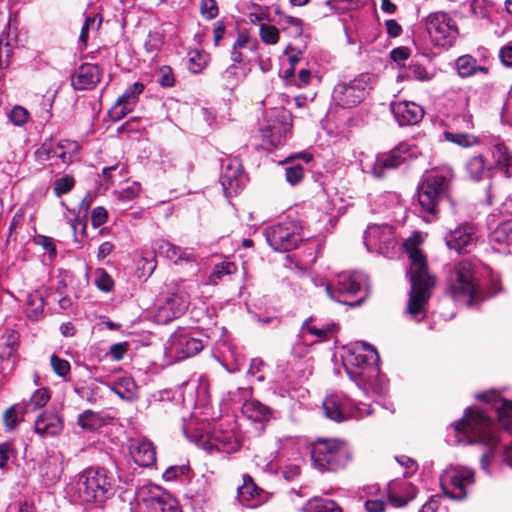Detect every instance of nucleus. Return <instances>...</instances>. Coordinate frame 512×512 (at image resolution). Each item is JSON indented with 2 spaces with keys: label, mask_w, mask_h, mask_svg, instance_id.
<instances>
[{
  "label": "nucleus",
  "mask_w": 512,
  "mask_h": 512,
  "mask_svg": "<svg viewBox=\"0 0 512 512\" xmlns=\"http://www.w3.org/2000/svg\"><path fill=\"white\" fill-rule=\"evenodd\" d=\"M449 437H453V442L457 444L481 443L487 446L488 452L481 457V468L488 472L490 459L500 439L497 426L486 410L475 407L467 408L464 416L450 426Z\"/></svg>",
  "instance_id": "1"
},
{
  "label": "nucleus",
  "mask_w": 512,
  "mask_h": 512,
  "mask_svg": "<svg viewBox=\"0 0 512 512\" xmlns=\"http://www.w3.org/2000/svg\"><path fill=\"white\" fill-rule=\"evenodd\" d=\"M379 354L371 345L357 342L343 356V365L350 379L366 394L381 396L387 390V380L380 373Z\"/></svg>",
  "instance_id": "2"
},
{
  "label": "nucleus",
  "mask_w": 512,
  "mask_h": 512,
  "mask_svg": "<svg viewBox=\"0 0 512 512\" xmlns=\"http://www.w3.org/2000/svg\"><path fill=\"white\" fill-rule=\"evenodd\" d=\"M421 238L418 234L409 237L404 243V249L410 261L408 274L411 289L407 312L416 320L425 313L430 298V290L434 286V277L429 273L425 255L418 248Z\"/></svg>",
  "instance_id": "3"
},
{
  "label": "nucleus",
  "mask_w": 512,
  "mask_h": 512,
  "mask_svg": "<svg viewBox=\"0 0 512 512\" xmlns=\"http://www.w3.org/2000/svg\"><path fill=\"white\" fill-rule=\"evenodd\" d=\"M453 173L449 168L432 171L427 174L418 187L417 197L420 213L430 222L436 218L440 205L448 203L454 209V201L450 197V186Z\"/></svg>",
  "instance_id": "4"
},
{
  "label": "nucleus",
  "mask_w": 512,
  "mask_h": 512,
  "mask_svg": "<svg viewBox=\"0 0 512 512\" xmlns=\"http://www.w3.org/2000/svg\"><path fill=\"white\" fill-rule=\"evenodd\" d=\"M111 477L104 468H88L67 486L71 500L79 503L103 502L111 494Z\"/></svg>",
  "instance_id": "5"
},
{
  "label": "nucleus",
  "mask_w": 512,
  "mask_h": 512,
  "mask_svg": "<svg viewBox=\"0 0 512 512\" xmlns=\"http://www.w3.org/2000/svg\"><path fill=\"white\" fill-rule=\"evenodd\" d=\"M447 290L454 299L467 300L470 306L483 300L479 290L478 264L472 261L456 264L447 278Z\"/></svg>",
  "instance_id": "6"
},
{
  "label": "nucleus",
  "mask_w": 512,
  "mask_h": 512,
  "mask_svg": "<svg viewBox=\"0 0 512 512\" xmlns=\"http://www.w3.org/2000/svg\"><path fill=\"white\" fill-rule=\"evenodd\" d=\"M311 458L315 468L324 471H337L351 460L347 443L335 438H320L311 446Z\"/></svg>",
  "instance_id": "7"
},
{
  "label": "nucleus",
  "mask_w": 512,
  "mask_h": 512,
  "mask_svg": "<svg viewBox=\"0 0 512 512\" xmlns=\"http://www.w3.org/2000/svg\"><path fill=\"white\" fill-rule=\"evenodd\" d=\"M323 411L328 419L342 422L348 419H362L373 413L369 404H355L343 393L328 395L323 401Z\"/></svg>",
  "instance_id": "8"
},
{
  "label": "nucleus",
  "mask_w": 512,
  "mask_h": 512,
  "mask_svg": "<svg viewBox=\"0 0 512 512\" xmlns=\"http://www.w3.org/2000/svg\"><path fill=\"white\" fill-rule=\"evenodd\" d=\"M290 128L291 114L283 108L272 110L259 129L262 146L266 150H271L282 145Z\"/></svg>",
  "instance_id": "9"
},
{
  "label": "nucleus",
  "mask_w": 512,
  "mask_h": 512,
  "mask_svg": "<svg viewBox=\"0 0 512 512\" xmlns=\"http://www.w3.org/2000/svg\"><path fill=\"white\" fill-rule=\"evenodd\" d=\"M475 482L474 471L466 466H449L440 476V485L444 494L454 500L467 497L468 489Z\"/></svg>",
  "instance_id": "10"
},
{
  "label": "nucleus",
  "mask_w": 512,
  "mask_h": 512,
  "mask_svg": "<svg viewBox=\"0 0 512 512\" xmlns=\"http://www.w3.org/2000/svg\"><path fill=\"white\" fill-rule=\"evenodd\" d=\"M328 296L339 303L354 306L361 301H350V298L361 292L366 286V278L358 272H342L337 276L336 282L331 285L323 283Z\"/></svg>",
  "instance_id": "11"
},
{
  "label": "nucleus",
  "mask_w": 512,
  "mask_h": 512,
  "mask_svg": "<svg viewBox=\"0 0 512 512\" xmlns=\"http://www.w3.org/2000/svg\"><path fill=\"white\" fill-rule=\"evenodd\" d=\"M203 348L204 340L200 332L182 328L170 336L166 353L177 360H183L196 355Z\"/></svg>",
  "instance_id": "12"
},
{
  "label": "nucleus",
  "mask_w": 512,
  "mask_h": 512,
  "mask_svg": "<svg viewBox=\"0 0 512 512\" xmlns=\"http://www.w3.org/2000/svg\"><path fill=\"white\" fill-rule=\"evenodd\" d=\"M426 29L436 46L450 47L458 36L455 20L443 11L433 12L427 16Z\"/></svg>",
  "instance_id": "13"
},
{
  "label": "nucleus",
  "mask_w": 512,
  "mask_h": 512,
  "mask_svg": "<svg viewBox=\"0 0 512 512\" xmlns=\"http://www.w3.org/2000/svg\"><path fill=\"white\" fill-rule=\"evenodd\" d=\"M371 87L372 76L361 74L348 83L337 84L333 90V100L343 108H352L362 102Z\"/></svg>",
  "instance_id": "14"
},
{
  "label": "nucleus",
  "mask_w": 512,
  "mask_h": 512,
  "mask_svg": "<svg viewBox=\"0 0 512 512\" xmlns=\"http://www.w3.org/2000/svg\"><path fill=\"white\" fill-rule=\"evenodd\" d=\"M364 244L368 251L390 257L397 245L395 231L388 224H371L364 233Z\"/></svg>",
  "instance_id": "15"
},
{
  "label": "nucleus",
  "mask_w": 512,
  "mask_h": 512,
  "mask_svg": "<svg viewBox=\"0 0 512 512\" xmlns=\"http://www.w3.org/2000/svg\"><path fill=\"white\" fill-rule=\"evenodd\" d=\"M265 237L273 250L289 251L294 249L301 240L300 227L294 221H284L267 228Z\"/></svg>",
  "instance_id": "16"
},
{
  "label": "nucleus",
  "mask_w": 512,
  "mask_h": 512,
  "mask_svg": "<svg viewBox=\"0 0 512 512\" xmlns=\"http://www.w3.org/2000/svg\"><path fill=\"white\" fill-rule=\"evenodd\" d=\"M189 306V297L184 292H177L168 296L157 305L154 312V321L158 324H167L182 316Z\"/></svg>",
  "instance_id": "17"
},
{
  "label": "nucleus",
  "mask_w": 512,
  "mask_h": 512,
  "mask_svg": "<svg viewBox=\"0 0 512 512\" xmlns=\"http://www.w3.org/2000/svg\"><path fill=\"white\" fill-rule=\"evenodd\" d=\"M80 150L76 141L62 140L57 144L52 141L44 142L35 152L39 161H47L52 158H59L64 164L73 162Z\"/></svg>",
  "instance_id": "18"
},
{
  "label": "nucleus",
  "mask_w": 512,
  "mask_h": 512,
  "mask_svg": "<svg viewBox=\"0 0 512 512\" xmlns=\"http://www.w3.org/2000/svg\"><path fill=\"white\" fill-rule=\"evenodd\" d=\"M479 232L472 223H463L445 236V242L449 249L456 252H469L477 243Z\"/></svg>",
  "instance_id": "19"
},
{
  "label": "nucleus",
  "mask_w": 512,
  "mask_h": 512,
  "mask_svg": "<svg viewBox=\"0 0 512 512\" xmlns=\"http://www.w3.org/2000/svg\"><path fill=\"white\" fill-rule=\"evenodd\" d=\"M242 480V485L237 487L236 496V500L240 505L256 508L268 502L271 494L260 488L250 475L244 474Z\"/></svg>",
  "instance_id": "20"
},
{
  "label": "nucleus",
  "mask_w": 512,
  "mask_h": 512,
  "mask_svg": "<svg viewBox=\"0 0 512 512\" xmlns=\"http://www.w3.org/2000/svg\"><path fill=\"white\" fill-rule=\"evenodd\" d=\"M140 497L148 512H179L176 499L157 486L142 490Z\"/></svg>",
  "instance_id": "21"
},
{
  "label": "nucleus",
  "mask_w": 512,
  "mask_h": 512,
  "mask_svg": "<svg viewBox=\"0 0 512 512\" xmlns=\"http://www.w3.org/2000/svg\"><path fill=\"white\" fill-rule=\"evenodd\" d=\"M411 156V146L408 143H401L389 153L377 156L372 166V174L377 178H381L385 170L399 167Z\"/></svg>",
  "instance_id": "22"
},
{
  "label": "nucleus",
  "mask_w": 512,
  "mask_h": 512,
  "mask_svg": "<svg viewBox=\"0 0 512 512\" xmlns=\"http://www.w3.org/2000/svg\"><path fill=\"white\" fill-rule=\"evenodd\" d=\"M198 441L202 442L204 449L210 453L216 450L229 454L237 451L240 447L237 436L232 430L214 428L206 438L201 436Z\"/></svg>",
  "instance_id": "23"
},
{
  "label": "nucleus",
  "mask_w": 512,
  "mask_h": 512,
  "mask_svg": "<svg viewBox=\"0 0 512 512\" xmlns=\"http://www.w3.org/2000/svg\"><path fill=\"white\" fill-rule=\"evenodd\" d=\"M477 398L484 400L497 416L499 425L509 433H512V401L503 398L496 391L478 394Z\"/></svg>",
  "instance_id": "24"
},
{
  "label": "nucleus",
  "mask_w": 512,
  "mask_h": 512,
  "mask_svg": "<svg viewBox=\"0 0 512 512\" xmlns=\"http://www.w3.org/2000/svg\"><path fill=\"white\" fill-rule=\"evenodd\" d=\"M247 177L237 159L230 160L220 176L223 191L227 197L237 195L246 185Z\"/></svg>",
  "instance_id": "25"
},
{
  "label": "nucleus",
  "mask_w": 512,
  "mask_h": 512,
  "mask_svg": "<svg viewBox=\"0 0 512 512\" xmlns=\"http://www.w3.org/2000/svg\"><path fill=\"white\" fill-rule=\"evenodd\" d=\"M144 91V84L135 82L129 86L122 96L118 98L115 105L109 110V116L114 121L123 119L132 112L138 102L140 94Z\"/></svg>",
  "instance_id": "26"
},
{
  "label": "nucleus",
  "mask_w": 512,
  "mask_h": 512,
  "mask_svg": "<svg viewBox=\"0 0 512 512\" xmlns=\"http://www.w3.org/2000/svg\"><path fill=\"white\" fill-rule=\"evenodd\" d=\"M391 110L400 126L416 125L424 117V109L415 102H394L391 104Z\"/></svg>",
  "instance_id": "27"
},
{
  "label": "nucleus",
  "mask_w": 512,
  "mask_h": 512,
  "mask_svg": "<svg viewBox=\"0 0 512 512\" xmlns=\"http://www.w3.org/2000/svg\"><path fill=\"white\" fill-rule=\"evenodd\" d=\"M416 488L406 480H393L387 485L386 496L395 507H403L415 498Z\"/></svg>",
  "instance_id": "28"
},
{
  "label": "nucleus",
  "mask_w": 512,
  "mask_h": 512,
  "mask_svg": "<svg viewBox=\"0 0 512 512\" xmlns=\"http://www.w3.org/2000/svg\"><path fill=\"white\" fill-rule=\"evenodd\" d=\"M101 71L95 64H82L72 75L71 84L75 90H90L100 81Z\"/></svg>",
  "instance_id": "29"
},
{
  "label": "nucleus",
  "mask_w": 512,
  "mask_h": 512,
  "mask_svg": "<svg viewBox=\"0 0 512 512\" xmlns=\"http://www.w3.org/2000/svg\"><path fill=\"white\" fill-rule=\"evenodd\" d=\"M153 249L157 256L168 259L174 263H178L179 261L190 262L196 259L193 249H183L166 240L156 241Z\"/></svg>",
  "instance_id": "30"
},
{
  "label": "nucleus",
  "mask_w": 512,
  "mask_h": 512,
  "mask_svg": "<svg viewBox=\"0 0 512 512\" xmlns=\"http://www.w3.org/2000/svg\"><path fill=\"white\" fill-rule=\"evenodd\" d=\"M64 428L61 417L53 411H44L34 422V431L42 438L54 437Z\"/></svg>",
  "instance_id": "31"
},
{
  "label": "nucleus",
  "mask_w": 512,
  "mask_h": 512,
  "mask_svg": "<svg viewBox=\"0 0 512 512\" xmlns=\"http://www.w3.org/2000/svg\"><path fill=\"white\" fill-rule=\"evenodd\" d=\"M130 454L136 464L139 466H150L156 461V451L147 439H136L131 441Z\"/></svg>",
  "instance_id": "32"
},
{
  "label": "nucleus",
  "mask_w": 512,
  "mask_h": 512,
  "mask_svg": "<svg viewBox=\"0 0 512 512\" xmlns=\"http://www.w3.org/2000/svg\"><path fill=\"white\" fill-rule=\"evenodd\" d=\"M465 171L471 180L478 182L491 176L492 167L482 155H475L467 160Z\"/></svg>",
  "instance_id": "33"
},
{
  "label": "nucleus",
  "mask_w": 512,
  "mask_h": 512,
  "mask_svg": "<svg viewBox=\"0 0 512 512\" xmlns=\"http://www.w3.org/2000/svg\"><path fill=\"white\" fill-rule=\"evenodd\" d=\"M455 67L461 78H469L479 73L487 75L489 68L479 65L471 55H462L456 59Z\"/></svg>",
  "instance_id": "34"
},
{
  "label": "nucleus",
  "mask_w": 512,
  "mask_h": 512,
  "mask_svg": "<svg viewBox=\"0 0 512 512\" xmlns=\"http://www.w3.org/2000/svg\"><path fill=\"white\" fill-rule=\"evenodd\" d=\"M242 413L254 422H266L272 417L271 409L255 399L244 402Z\"/></svg>",
  "instance_id": "35"
},
{
  "label": "nucleus",
  "mask_w": 512,
  "mask_h": 512,
  "mask_svg": "<svg viewBox=\"0 0 512 512\" xmlns=\"http://www.w3.org/2000/svg\"><path fill=\"white\" fill-rule=\"evenodd\" d=\"M491 154L498 169L503 171L506 177L512 175V155L504 143L497 142L491 148Z\"/></svg>",
  "instance_id": "36"
},
{
  "label": "nucleus",
  "mask_w": 512,
  "mask_h": 512,
  "mask_svg": "<svg viewBox=\"0 0 512 512\" xmlns=\"http://www.w3.org/2000/svg\"><path fill=\"white\" fill-rule=\"evenodd\" d=\"M137 389L135 381L129 376L119 377L111 384V390L120 398L128 401L137 397Z\"/></svg>",
  "instance_id": "37"
},
{
  "label": "nucleus",
  "mask_w": 512,
  "mask_h": 512,
  "mask_svg": "<svg viewBox=\"0 0 512 512\" xmlns=\"http://www.w3.org/2000/svg\"><path fill=\"white\" fill-rule=\"evenodd\" d=\"M302 512H342L341 507L333 500L313 497L301 508Z\"/></svg>",
  "instance_id": "38"
},
{
  "label": "nucleus",
  "mask_w": 512,
  "mask_h": 512,
  "mask_svg": "<svg viewBox=\"0 0 512 512\" xmlns=\"http://www.w3.org/2000/svg\"><path fill=\"white\" fill-rule=\"evenodd\" d=\"M336 330L335 324H313L312 321L306 320L302 324L301 333L303 336L308 333L316 338L317 341L325 340L331 336Z\"/></svg>",
  "instance_id": "39"
},
{
  "label": "nucleus",
  "mask_w": 512,
  "mask_h": 512,
  "mask_svg": "<svg viewBox=\"0 0 512 512\" xmlns=\"http://www.w3.org/2000/svg\"><path fill=\"white\" fill-rule=\"evenodd\" d=\"M367 500L365 501V509L367 512H384L386 501L383 496L379 497L380 489L378 485H372L365 488Z\"/></svg>",
  "instance_id": "40"
},
{
  "label": "nucleus",
  "mask_w": 512,
  "mask_h": 512,
  "mask_svg": "<svg viewBox=\"0 0 512 512\" xmlns=\"http://www.w3.org/2000/svg\"><path fill=\"white\" fill-rule=\"evenodd\" d=\"M379 205V212L385 210H392V214L395 215L397 212H404V207L401 204V200L398 194L393 192H386L380 195L377 199Z\"/></svg>",
  "instance_id": "41"
},
{
  "label": "nucleus",
  "mask_w": 512,
  "mask_h": 512,
  "mask_svg": "<svg viewBox=\"0 0 512 512\" xmlns=\"http://www.w3.org/2000/svg\"><path fill=\"white\" fill-rule=\"evenodd\" d=\"M443 136L447 141L463 148L473 147L479 143V140L475 135L465 132L445 131Z\"/></svg>",
  "instance_id": "42"
},
{
  "label": "nucleus",
  "mask_w": 512,
  "mask_h": 512,
  "mask_svg": "<svg viewBox=\"0 0 512 512\" xmlns=\"http://www.w3.org/2000/svg\"><path fill=\"white\" fill-rule=\"evenodd\" d=\"M235 272L236 265L233 262L223 261L213 267V270L208 277V283L217 285L224 276L232 275Z\"/></svg>",
  "instance_id": "43"
},
{
  "label": "nucleus",
  "mask_w": 512,
  "mask_h": 512,
  "mask_svg": "<svg viewBox=\"0 0 512 512\" xmlns=\"http://www.w3.org/2000/svg\"><path fill=\"white\" fill-rule=\"evenodd\" d=\"M246 76L245 68L236 64L230 65L223 73L222 79L226 87H236Z\"/></svg>",
  "instance_id": "44"
},
{
  "label": "nucleus",
  "mask_w": 512,
  "mask_h": 512,
  "mask_svg": "<svg viewBox=\"0 0 512 512\" xmlns=\"http://www.w3.org/2000/svg\"><path fill=\"white\" fill-rule=\"evenodd\" d=\"M26 305L27 316L30 319L38 320L44 309L43 296L38 292L29 294Z\"/></svg>",
  "instance_id": "45"
},
{
  "label": "nucleus",
  "mask_w": 512,
  "mask_h": 512,
  "mask_svg": "<svg viewBox=\"0 0 512 512\" xmlns=\"http://www.w3.org/2000/svg\"><path fill=\"white\" fill-rule=\"evenodd\" d=\"M278 24L282 26L283 30L290 29V34L295 37L300 36L303 32L302 20L290 15L279 13Z\"/></svg>",
  "instance_id": "46"
},
{
  "label": "nucleus",
  "mask_w": 512,
  "mask_h": 512,
  "mask_svg": "<svg viewBox=\"0 0 512 512\" xmlns=\"http://www.w3.org/2000/svg\"><path fill=\"white\" fill-rule=\"evenodd\" d=\"M512 231V222L507 221L499 224L490 235L491 242L498 244H508L510 233Z\"/></svg>",
  "instance_id": "47"
},
{
  "label": "nucleus",
  "mask_w": 512,
  "mask_h": 512,
  "mask_svg": "<svg viewBox=\"0 0 512 512\" xmlns=\"http://www.w3.org/2000/svg\"><path fill=\"white\" fill-rule=\"evenodd\" d=\"M49 399H50V394H49L48 389H46V388L38 389L31 396V398L27 404V409H30L32 411L40 409L48 403Z\"/></svg>",
  "instance_id": "48"
},
{
  "label": "nucleus",
  "mask_w": 512,
  "mask_h": 512,
  "mask_svg": "<svg viewBox=\"0 0 512 512\" xmlns=\"http://www.w3.org/2000/svg\"><path fill=\"white\" fill-rule=\"evenodd\" d=\"M95 284L98 289L104 292H110L113 289L114 281L112 277L102 268L95 270Z\"/></svg>",
  "instance_id": "49"
},
{
  "label": "nucleus",
  "mask_w": 512,
  "mask_h": 512,
  "mask_svg": "<svg viewBox=\"0 0 512 512\" xmlns=\"http://www.w3.org/2000/svg\"><path fill=\"white\" fill-rule=\"evenodd\" d=\"M261 40L268 45H274L279 41V31L275 26L261 24L259 28Z\"/></svg>",
  "instance_id": "50"
},
{
  "label": "nucleus",
  "mask_w": 512,
  "mask_h": 512,
  "mask_svg": "<svg viewBox=\"0 0 512 512\" xmlns=\"http://www.w3.org/2000/svg\"><path fill=\"white\" fill-rule=\"evenodd\" d=\"M20 409H21L20 405L15 404V405H12L11 407H9L7 410H5L4 415H3V421H4L5 427L9 431H12L20 423V418H19Z\"/></svg>",
  "instance_id": "51"
},
{
  "label": "nucleus",
  "mask_w": 512,
  "mask_h": 512,
  "mask_svg": "<svg viewBox=\"0 0 512 512\" xmlns=\"http://www.w3.org/2000/svg\"><path fill=\"white\" fill-rule=\"evenodd\" d=\"M74 184V178L72 176L65 175L54 181L53 191L56 196L60 197L68 193L74 187Z\"/></svg>",
  "instance_id": "52"
},
{
  "label": "nucleus",
  "mask_w": 512,
  "mask_h": 512,
  "mask_svg": "<svg viewBox=\"0 0 512 512\" xmlns=\"http://www.w3.org/2000/svg\"><path fill=\"white\" fill-rule=\"evenodd\" d=\"M16 450L14 448L13 442L6 441L0 443V469L4 470L7 468L8 463L11 458L16 457Z\"/></svg>",
  "instance_id": "53"
},
{
  "label": "nucleus",
  "mask_w": 512,
  "mask_h": 512,
  "mask_svg": "<svg viewBox=\"0 0 512 512\" xmlns=\"http://www.w3.org/2000/svg\"><path fill=\"white\" fill-rule=\"evenodd\" d=\"M77 423L83 429L94 430L99 426V417L91 410H87L78 416Z\"/></svg>",
  "instance_id": "54"
},
{
  "label": "nucleus",
  "mask_w": 512,
  "mask_h": 512,
  "mask_svg": "<svg viewBox=\"0 0 512 512\" xmlns=\"http://www.w3.org/2000/svg\"><path fill=\"white\" fill-rule=\"evenodd\" d=\"M9 120L15 125V126H23L29 119V112L20 105L14 106L9 115Z\"/></svg>",
  "instance_id": "55"
},
{
  "label": "nucleus",
  "mask_w": 512,
  "mask_h": 512,
  "mask_svg": "<svg viewBox=\"0 0 512 512\" xmlns=\"http://www.w3.org/2000/svg\"><path fill=\"white\" fill-rule=\"evenodd\" d=\"M6 341L4 346L0 348V358H9L15 351V348L18 344V335L14 332L7 331L6 332Z\"/></svg>",
  "instance_id": "56"
},
{
  "label": "nucleus",
  "mask_w": 512,
  "mask_h": 512,
  "mask_svg": "<svg viewBox=\"0 0 512 512\" xmlns=\"http://www.w3.org/2000/svg\"><path fill=\"white\" fill-rule=\"evenodd\" d=\"M53 371L60 377L65 378L70 372V363L55 354L50 358Z\"/></svg>",
  "instance_id": "57"
},
{
  "label": "nucleus",
  "mask_w": 512,
  "mask_h": 512,
  "mask_svg": "<svg viewBox=\"0 0 512 512\" xmlns=\"http://www.w3.org/2000/svg\"><path fill=\"white\" fill-rule=\"evenodd\" d=\"M157 82L165 88L172 87L175 83L173 71L169 66H162L157 71Z\"/></svg>",
  "instance_id": "58"
},
{
  "label": "nucleus",
  "mask_w": 512,
  "mask_h": 512,
  "mask_svg": "<svg viewBox=\"0 0 512 512\" xmlns=\"http://www.w3.org/2000/svg\"><path fill=\"white\" fill-rule=\"evenodd\" d=\"M285 177L288 183L296 185L302 181L304 169L299 164L288 166L285 168Z\"/></svg>",
  "instance_id": "59"
},
{
  "label": "nucleus",
  "mask_w": 512,
  "mask_h": 512,
  "mask_svg": "<svg viewBox=\"0 0 512 512\" xmlns=\"http://www.w3.org/2000/svg\"><path fill=\"white\" fill-rule=\"evenodd\" d=\"M35 243L41 246L43 250L48 254L49 260H53L56 257V246L52 238L39 235L35 238Z\"/></svg>",
  "instance_id": "60"
},
{
  "label": "nucleus",
  "mask_w": 512,
  "mask_h": 512,
  "mask_svg": "<svg viewBox=\"0 0 512 512\" xmlns=\"http://www.w3.org/2000/svg\"><path fill=\"white\" fill-rule=\"evenodd\" d=\"M201 14L204 18L211 20L218 15V6L215 0H201Z\"/></svg>",
  "instance_id": "61"
},
{
  "label": "nucleus",
  "mask_w": 512,
  "mask_h": 512,
  "mask_svg": "<svg viewBox=\"0 0 512 512\" xmlns=\"http://www.w3.org/2000/svg\"><path fill=\"white\" fill-rule=\"evenodd\" d=\"M141 191L138 183L134 182L118 193V198L122 202H128L136 198Z\"/></svg>",
  "instance_id": "62"
},
{
  "label": "nucleus",
  "mask_w": 512,
  "mask_h": 512,
  "mask_svg": "<svg viewBox=\"0 0 512 512\" xmlns=\"http://www.w3.org/2000/svg\"><path fill=\"white\" fill-rule=\"evenodd\" d=\"M189 471L186 465H175L168 467L163 473V479L165 481H174L179 476L187 474Z\"/></svg>",
  "instance_id": "63"
},
{
  "label": "nucleus",
  "mask_w": 512,
  "mask_h": 512,
  "mask_svg": "<svg viewBox=\"0 0 512 512\" xmlns=\"http://www.w3.org/2000/svg\"><path fill=\"white\" fill-rule=\"evenodd\" d=\"M453 123L464 130H472L474 128L473 116L469 111L457 115L453 119Z\"/></svg>",
  "instance_id": "64"
}]
</instances>
